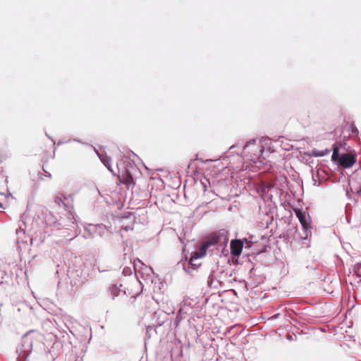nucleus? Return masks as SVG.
<instances>
[{
    "instance_id": "nucleus-7",
    "label": "nucleus",
    "mask_w": 361,
    "mask_h": 361,
    "mask_svg": "<svg viewBox=\"0 0 361 361\" xmlns=\"http://www.w3.org/2000/svg\"><path fill=\"white\" fill-rule=\"evenodd\" d=\"M220 241V236L216 234L209 235L202 245L207 250L210 246L215 245Z\"/></svg>"
},
{
    "instance_id": "nucleus-2",
    "label": "nucleus",
    "mask_w": 361,
    "mask_h": 361,
    "mask_svg": "<svg viewBox=\"0 0 361 361\" xmlns=\"http://www.w3.org/2000/svg\"><path fill=\"white\" fill-rule=\"evenodd\" d=\"M32 350V342L28 338H23L21 345L18 348L17 352L20 360L25 359L30 355ZM22 361V360H20Z\"/></svg>"
},
{
    "instance_id": "nucleus-6",
    "label": "nucleus",
    "mask_w": 361,
    "mask_h": 361,
    "mask_svg": "<svg viewBox=\"0 0 361 361\" xmlns=\"http://www.w3.org/2000/svg\"><path fill=\"white\" fill-rule=\"evenodd\" d=\"M295 213L304 229L306 230L310 228V225L308 221L309 217L306 216L305 213L304 212H302L301 209H295Z\"/></svg>"
},
{
    "instance_id": "nucleus-4",
    "label": "nucleus",
    "mask_w": 361,
    "mask_h": 361,
    "mask_svg": "<svg viewBox=\"0 0 361 361\" xmlns=\"http://www.w3.org/2000/svg\"><path fill=\"white\" fill-rule=\"evenodd\" d=\"M207 249L202 245L200 247L199 250L195 251L192 253L191 257L190 259V264L192 267V269H197L200 264H197L195 263V261L199 258H201L206 255Z\"/></svg>"
},
{
    "instance_id": "nucleus-12",
    "label": "nucleus",
    "mask_w": 361,
    "mask_h": 361,
    "mask_svg": "<svg viewBox=\"0 0 361 361\" xmlns=\"http://www.w3.org/2000/svg\"><path fill=\"white\" fill-rule=\"evenodd\" d=\"M329 150L326 149L325 152L324 151H322V152H314V154L316 156V157H323L326 154H327L328 153H329Z\"/></svg>"
},
{
    "instance_id": "nucleus-11",
    "label": "nucleus",
    "mask_w": 361,
    "mask_h": 361,
    "mask_svg": "<svg viewBox=\"0 0 361 361\" xmlns=\"http://www.w3.org/2000/svg\"><path fill=\"white\" fill-rule=\"evenodd\" d=\"M354 271L357 276L361 277V263H357L354 266Z\"/></svg>"
},
{
    "instance_id": "nucleus-1",
    "label": "nucleus",
    "mask_w": 361,
    "mask_h": 361,
    "mask_svg": "<svg viewBox=\"0 0 361 361\" xmlns=\"http://www.w3.org/2000/svg\"><path fill=\"white\" fill-rule=\"evenodd\" d=\"M123 167L122 169L118 168V178L121 183L126 185H134V179L133 177L132 171L126 167L125 163H123Z\"/></svg>"
},
{
    "instance_id": "nucleus-3",
    "label": "nucleus",
    "mask_w": 361,
    "mask_h": 361,
    "mask_svg": "<svg viewBox=\"0 0 361 361\" xmlns=\"http://www.w3.org/2000/svg\"><path fill=\"white\" fill-rule=\"evenodd\" d=\"M355 162V156L349 153L343 154L339 158V164L345 169L352 167Z\"/></svg>"
},
{
    "instance_id": "nucleus-13",
    "label": "nucleus",
    "mask_w": 361,
    "mask_h": 361,
    "mask_svg": "<svg viewBox=\"0 0 361 361\" xmlns=\"http://www.w3.org/2000/svg\"><path fill=\"white\" fill-rule=\"evenodd\" d=\"M357 194L361 197V188L357 191Z\"/></svg>"
},
{
    "instance_id": "nucleus-10",
    "label": "nucleus",
    "mask_w": 361,
    "mask_h": 361,
    "mask_svg": "<svg viewBox=\"0 0 361 361\" xmlns=\"http://www.w3.org/2000/svg\"><path fill=\"white\" fill-rule=\"evenodd\" d=\"M134 223H135L134 220L131 221L130 223L128 224H126L125 223H123L122 226H121L122 229H123L126 231H133Z\"/></svg>"
},
{
    "instance_id": "nucleus-5",
    "label": "nucleus",
    "mask_w": 361,
    "mask_h": 361,
    "mask_svg": "<svg viewBox=\"0 0 361 361\" xmlns=\"http://www.w3.org/2000/svg\"><path fill=\"white\" fill-rule=\"evenodd\" d=\"M230 247L231 253L235 257H238L242 252L243 243L241 240H233L231 242Z\"/></svg>"
},
{
    "instance_id": "nucleus-8",
    "label": "nucleus",
    "mask_w": 361,
    "mask_h": 361,
    "mask_svg": "<svg viewBox=\"0 0 361 361\" xmlns=\"http://www.w3.org/2000/svg\"><path fill=\"white\" fill-rule=\"evenodd\" d=\"M99 157L102 161V162L105 165V166L111 171L114 174V171L111 169V157H108L106 154H99Z\"/></svg>"
},
{
    "instance_id": "nucleus-9",
    "label": "nucleus",
    "mask_w": 361,
    "mask_h": 361,
    "mask_svg": "<svg viewBox=\"0 0 361 361\" xmlns=\"http://www.w3.org/2000/svg\"><path fill=\"white\" fill-rule=\"evenodd\" d=\"M339 148L336 145H333V154L331 159L333 161H339V154H338Z\"/></svg>"
}]
</instances>
